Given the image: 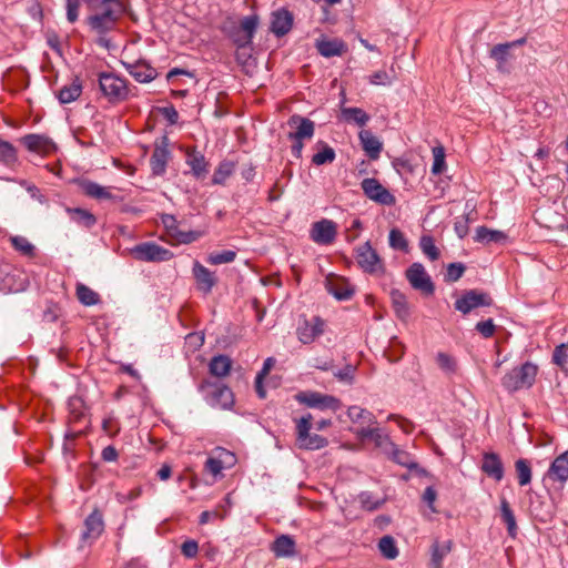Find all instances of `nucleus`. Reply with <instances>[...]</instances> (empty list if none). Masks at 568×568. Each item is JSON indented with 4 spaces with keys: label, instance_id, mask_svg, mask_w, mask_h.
Here are the masks:
<instances>
[{
    "label": "nucleus",
    "instance_id": "f257e3e1",
    "mask_svg": "<svg viewBox=\"0 0 568 568\" xmlns=\"http://www.w3.org/2000/svg\"><path fill=\"white\" fill-rule=\"evenodd\" d=\"M537 373L538 366L531 362H526L505 374L501 378V385L508 393L530 388L536 381Z\"/></svg>",
    "mask_w": 568,
    "mask_h": 568
},
{
    "label": "nucleus",
    "instance_id": "f03ea898",
    "mask_svg": "<svg viewBox=\"0 0 568 568\" xmlns=\"http://www.w3.org/2000/svg\"><path fill=\"white\" fill-rule=\"evenodd\" d=\"M199 390L204 393L206 403L214 408L230 409L234 404L232 389L220 382L203 379L199 385Z\"/></svg>",
    "mask_w": 568,
    "mask_h": 568
},
{
    "label": "nucleus",
    "instance_id": "7ed1b4c3",
    "mask_svg": "<svg viewBox=\"0 0 568 568\" xmlns=\"http://www.w3.org/2000/svg\"><path fill=\"white\" fill-rule=\"evenodd\" d=\"M99 87L103 95L111 103L122 102L129 97L126 81L114 73H100Z\"/></svg>",
    "mask_w": 568,
    "mask_h": 568
},
{
    "label": "nucleus",
    "instance_id": "20e7f679",
    "mask_svg": "<svg viewBox=\"0 0 568 568\" xmlns=\"http://www.w3.org/2000/svg\"><path fill=\"white\" fill-rule=\"evenodd\" d=\"M130 254L136 260L142 262H168L174 254L170 250L156 244L155 242L139 243L130 248Z\"/></svg>",
    "mask_w": 568,
    "mask_h": 568
},
{
    "label": "nucleus",
    "instance_id": "39448f33",
    "mask_svg": "<svg viewBox=\"0 0 568 568\" xmlns=\"http://www.w3.org/2000/svg\"><path fill=\"white\" fill-rule=\"evenodd\" d=\"M405 276L410 286L423 295L432 296L435 293V284L422 263H413L406 270Z\"/></svg>",
    "mask_w": 568,
    "mask_h": 568
},
{
    "label": "nucleus",
    "instance_id": "423d86ee",
    "mask_svg": "<svg viewBox=\"0 0 568 568\" xmlns=\"http://www.w3.org/2000/svg\"><path fill=\"white\" fill-rule=\"evenodd\" d=\"M494 303L489 293L479 290H468L454 303L456 311L464 315L480 306H491Z\"/></svg>",
    "mask_w": 568,
    "mask_h": 568
},
{
    "label": "nucleus",
    "instance_id": "0eeeda50",
    "mask_svg": "<svg viewBox=\"0 0 568 568\" xmlns=\"http://www.w3.org/2000/svg\"><path fill=\"white\" fill-rule=\"evenodd\" d=\"M295 399L300 404L311 408L332 409L336 412L342 407V403L338 398L313 390L298 392L295 395Z\"/></svg>",
    "mask_w": 568,
    "mask_h": 568
},
{
    "label": "nucleus",
    "instance_id": "6e6552de",
    "mask_svg": "<svg viewBox=\"0 0 568 568\" xmlns=\"http://www.w3.org/2000/svg\"><path fill=\"white\" fill-rule=\"evenodd\" d=\"M355 258L365 273L375 274L384 270L383 261L369 241L355 248Z\"/></svg>",
    "mask_w": 568,
    "mask_h": 568
},
{
    "label": "nucleus",
    "instance_id": "1a4fd4ad",
    "mask_svg": "<svg viewBox=\"0 0 568 568\" xmlns=\"http://www.w3.org/2000/svg\"><path fill=\"white\" fill-rule=\"evenodd\" d=\"M361 187L369 200L378 204L390 206L396 203V197L377 179H364Z\"/></svg>",
    "mask_w": 568,
    "mask_h": 568
},
{
    "label": "nucleus",
    "instance_id": "9d476101",
    "mask_svg": "<svg viewBox=\"0 0 568 568\" xmlns=\"http://www.w3.org/2000/svg\"><path fill=\"white\" fill-rule=\"evenodd\" d=\"M169 142L168 135L161 136V139L155 142L154 151L150 159L153 175L160 176L165 173L168 162L171 159V152L168 149Z\"/></svg>",
    "mask_w": 568,
    "mask_h": 568
},
{
    "label": "nucleus",
    "instance_id": "9b49d317",
    "mask_svg": "<svg viewBox=\"0 0 568 568\" xmlns=\"http://www.w3.org/2000/svg\"><path fill=\"white\" fill-rule=\"evenodd\" d=\"M104 531V520L102 513L95 508L85 519H84V529L81 534V542L80 547L84 545H91L95 541Z\"/></svg>",
    "mask_w": 568,
    "mask_h": 568
},
{
    "label": "nucleus",
    "instance_id": "f8f14e48",
    "mask_svg": "<svg viewBox=\"0 0 568 568\" xmlns=\"http://www.w3.org/2000/svg\"><path fill=\"white\" fill-rule=\"evenodd\" d=\"M325 322L320 316H314L311 321L304 318L296 329L298 341L303 344H311L324 333Z\"/></svg>",
    "mask_w": 568,
    "mask_h": 568
},
{
    "label": "nucleus",
    "instance_id": "ddd939ff",
    "mask_svg": "<svg viewBox=\"0 0 568 568\" xmlns=\"http://www.w3.org/2000/svg\"><path fill=\"white\" fill-rule=\"evenodd\" d=\"M287 124L295 128L294 132L287 134L290 140H311L314 136L315 123L308 118L293 114L288 118Z\"/></svg>",
    "mask_w": 568,
    "mask_h": 568
},
{
    "label": "nucleus",
    "instance_id": "4468645a",
    "mask_svg": "<svg viewBox=\"0 0 568 568\" xmlns=\"http://www.w3.org/2000/svg\"><path fill=\"white\" fill-rule=\"evenodd\" d=\"M337 234L336 223L332 220L323 219L313 223L310 236L311 239L322 245H327L334 242Z\"/></svg>",
    "mask_w": 568,
    "mask_h": 568
},
{
    "label": "nucleus",
    "instance_id": "2eb2a0df",
    "mask_svg": "<svg viewBox=\"0 0 568 568\" xmlns=\"http://www.w3.org/2000/svg\"><path fill=\"white\" fill-rule=\"evenodd\" d=\"M294 17L291 11L285 8L275 10L271 14L270 31L277 38L287 34L293 27Z\"/></svg>",
    "mask_w": 568,
    "mask_h": 568
},
{
    "label": "nucleus",
    "instance_id": "dca6fc26",
    "mask_svg": "<svg viewBox=\"0 0 568 568\" xmlns=\"http://www.w3.org/2000/svg\"><path fill=\"white\" fill-rule=\"evenodd\" d=\"M526 41L523 37L511 42L498 43L490 49V58L497 62L499 71H504V65L513 58L511 49L524 45Z\"/></svg>",
    "mask_w": 568,
    "mask_h": 568
},
{
    "label": "nucleus",
    "instance_id": "f3484780",
    "mask_svg": "<svg viewBox=\"0 0 568 568\" xmlns=\"http://www.w3.org/2000/svg\"><path fill=\"white\" fill-rule=\"evenodd\" d=\"M325 287L338 301H348L355 294L354 286L344 277L326 278Z\"/></svg>",
    "mask_w": 568,
    "mask_h": 568
},
{
    "label": "nucleus",
    "instance_id": "a211bd4d",
    "mask_svg": "<svg viewBox=\"0 0 568 568\" xmlns=\"http://www.w3.org/2000/svg\"><path fill=\"white\" fill-rule=\"evenodd\" d=\"M21 142L29 151L42 154H49L57 149L55 143L42 134H27L21 138Z\"/></svg>",
    "mask_w": 568,
    "mask_h": 568
},
{
    "label": "nucleus",
    "instance_id": "6ab92c4d",
    "mask_svg": "<svg viewBox=\"0 0 568 568\" xmlns=\"http://www.w3.org/2000/svg\"><path fill=\"white\" fill-rule=\"evenodd\" d=\"M125 70L138 82L149 83L154 80L158 72L145 61H135L133 63L123 62Z\"/></svg>",
    "mask_w": 568,
    "mask_h": 568
},
{
    "label": "nucleus",
    "instance_id": "aec40b11",
    "mask_svg": "<svg viewBox=\"0 0 568 568\" xmlns=\"http://www.w3.org/2000/svg\"><path fill=\"white\" fill-rule=\"evenodd\" d=\"M192 271L199 290L204 294L211 293L212 288L217 283V278L214 273L197 261L194 262Z\"/></svg>",
    "mask_w": 568,
    "mask_h": 568
},
{
    "label": "nucleus",
    "instance_id": "412c9836",
    "mask_svg": "<svg viewBox=\"0 0 568 568\" xmlns=\"http://www.w3.org/2000/svg\"><path fill=\"white\" fill-rule=\"evenodd\" d=\"M481 470L488 477L500 481L504 478L505 469L499 455L493 452L485 453L483 455Z\"/></svg>",
    "mask_w": 568,
    "mask_h": 568
},
{
    "label": "nucleus",
    "instance_id": "4be33fe9",
    "mask_svg": "<svg viewBox=\"0 0 568 568\" xmlns=\"http://www.w3.org/2000/svg\"><path fill=\"white\" fill-rule=\"evenodd\" d=\"M358 139L367 156L373 161L378 160L383 150V143L379 139L369 130H362L358 133Z\"/></svg>",
    "mask_w": 568,
    "mask_h": 568
},
{
    "label": "nucleus",
    "instance_id": "5701e85b",
    "mask_svg": "<svg viewBox=\"0 0 568 568\" xmlns=\"http://www.w3.org/2000/svg\"><path fill=\"white\" fill-rule=\"evenodd\" d=\"M271 551L276 558H290L296 552V542L290 535H281L271 544Z\"/></svg>",
    "mask_w": 568,
    "mask_h": 568
},
{
    "label": "nucleus",
    "instance_id": "b1692460",
    "mask_svg": "<svg viewBox=\"0 0 568 568\" xmlns=\"http://www.w3.org/2000/svg\"><path fill=\"white\" fill-rule=\"evenodd\" d=\"M78 185L81 191L89 197L95 200H113L114 196L109 187H104L94 181L88 179L78 180Z\"/></svg>",
    "mask_w": 568,
    "mask_h": 568
},
{
    "label": "nucleus",
    "instance_id": "393cba45",
    "mask_svg": "<svg viewBox=\"0 0 568 568\" xmlns=\"http://www.w3.org/2000/svg\"><path fill=\"white\" fill-rule=\"evenodd\" d=\"M318 53L325 58L341 57L347 51V45L343 40H317L315 44Z\"/></svg>",
    "mask_w": 568,
    "mask_h": 568
},
{
    "label": "nucleus",
    "instance_id": "a878e982",
    "mask_svg": "<svg viewBox=\"0 0 568 568\" xmlns=\"http://www.w3.org/2000/svg\"><path fill=\"white\" fill-rule=\"evenodd\" d=\"M389 296L396 317L402 322H406L410 316V308L406 295L399 290L393 288Z\"/></svg>",
    "mask_w": 568,
    "mask_h": 568
},
{
    "label": "nucleus",
    "instance_id": "bb28decb",
    "mask_svg": "<svg viewBox=\"0 0 568 568\" xmlns=\"http://www.w3.org/2000/svg\"><path fill=\"white\" fill-rule=\"evenodd\" d=\"M547 475L550 479L561 483L568 479V450L555 458Z\"/></svg>",
    "mask_w": 568,
    "mask_h": 568
},
{
    "label": "nucleus",
    "instance_id": "cd10ccee",
    "mask_svg": "<svg viewBox=\"0 0 568 568\" xmlns=\"http://www.w3.org/2000/svg\"><path fill=\"white\" fill-rule=\"evenodd\" d=\"M186 163L190 165L192 173L195 178H203L207 173V161L204 154L192 149L186 152Z\"/></svg>",
    "mask_w": 568,
    "mask_h": 568
},
{
    "label": "nucleus",
    "instance_id": "c85d7f7f",
    "mask_svg": "<svg viewBox=\"0 0 568 568\" xmlns=\"http://www.w3.org/2000/svg\"><path fill=\"white\" fill-rule=\"evenodd\" d=\"M392 446V460L400 466L408 469H415L419 475H425L426 470L420 468L419 465L414 460L412 455L405 450L399 449L395 444L390 443Z\"/></svg>",
    "mask_w": 568,
    "mask_h": 568
},
{
    "label": "nucleus",
    "instance_id": "c756f323",
    "mask_svg": "<svg viewBox=\"0 0 568 568\" xmlns=\"http://www.w3.org/2000/svg\"><path fill=\"white\" fill-rule=\"evenodd\" d=\"M232 367V359L227 355H215L209 363V372L212 376L224 377L229 375Z\"/></svg>",
    "mask_w": 568,
    "mask_h": 568
},
{
    "label": "nucleus",
    "instance_id": "7c9ffc66",
    "mask_svg": "<svg viewBox=\"0 0 568 568\" xmlns=\"http://www.w3.org/2000/svg\"><path fill=\"white\" fill-rule=\"evenodd\" d=\"M82 92V83L79 77H75L70 85L61 88L57 94V98L61 104H68L75 101Z\"/></svg>",
    "mask_w": 568,
    "mask_h": 568
},
{
    "label": "nucleus",
    "instance_id": "2f4dec72",
    "mask_svg": "<svg viewBox=\"0 0 568 568\" xmlns=\"http://www.w3.org/2000/svg\"><path fill=\"white\" fill-rule=\"evenodd\" d=\"M71 220L80 226L91 229L97 223V217L90 211L81 207H67Z\"/></svg>",
    "mask_w": 568,
    "mask_h": 568
},
{
    "label": "nucleus",
    "instance_id": "473e14b6",
    "mask_svg": "<svg viewBox=\"0 0 568 568\" xmlns=\"http://www.w3.org/2000/svg\"><path fill=\"white\" fill-rule=\"evenodd\" d=\"M500 517L503 523L507 526L508 536L515 538L517 536L518 527L515 514L506 498H501L500 500Z\"/></svg>",
    "mask_w": 568,
    "mask_h": 568
},
{
    "label": "nucleus",
    "instance_id": "72a5a7b5",
    "mask_svg": "<svg viewBox=\"0 0 568 568\" xmlns=\"http://www.w3.org/2000/svg\"><path fill=\"white\" fill-rule=\"evenodd\" d=\"M474 240L480 243H501L507 240V235L498 230H490L487 226H478L476 229Z\"/></svg>",
    "mask_w": 568,
    "mask_h": 568
},
{
    "label": "nucleus",
    "instance_id": "f704fd0d",
    "mask_svg": "<svg viewBox=\"0 0 568 568\" xmlns=\"http://www.w3.org/2000/svg\"><path fill=\"white\" fill-rule=\"evenodd\" d=\"M341 114L344 121L354 122L359 126L366 125L371 116L361 108L356 106H343Z\"/></svg>",
    "mask_w": 568,
    "mask_h": 568
},
{
    "label": "nucleus",
    "instance_id": "c9c22d12",
    "mask_svg": "<svg viewBox=\"0 0 568 568\" xmlns=\"http://www.w3.org/2000/svg\"><path fill=\"white\" fill-rule=\"evenodd\" d=\"M452 546H453L452 540H447L443 545H440L438 541H435L432 545V558H430L432 568H442L443 559L446 555H448L450 552Z\"/></svg>",
    "mask_w": 568,
    "mask_h": 568
},
{
    "label": "nucleus",
    "instance_id": "e433bc0d",
    "mask_svg": "<svg viewBox=\"0 0 568 568\" xmlns=\"http://www.w3.org/2000/svg\"><path fill=\"white\" fill-rule=\"evenodd\" d=\"M87 24L97 34H108L109 32L113 31L116 27L115 24L105 20L98 13L88 17Z\"/></svg>",
    "mask_w": 568,
    "mask_h": 568
},
{
    "label": "nucleus",
    "instance_id": "4c0bfd02",
    "mask_svg": "<svg viewBox=\"0 0 568 568\" xmlns=\"http://www.w3.org/2000/svg\"><path fill=\"white\" fill-rule=\"evenodd\" d=\"M217 450L220 452L219 456L217 457H209L204 465V469L207 473L212 474L214 477L221 475V473L224 468V463L221 459L222 455H226V456L231 457L232 459H234V455L231 454L229 450H226L224 448H219Z\"/></svg>",
    "mask_w": 568,
    "mask_h": 568
},
{
    "label": "nucleus",
    "instance_id": "58836bf2",
    "mask_svg": "<svg viewBox=\"0 0 568 568\" xmlns=\"http://www.w3.org/2000/svg\"><path fill=\"white\" fill-rule=\"evenodd\" d=\"M235 170V163L230 160H223L219 163L213 178L212 183L213 184H224L227 178H230Z\"/></svg>",
    "mask_w": 568,
    "mask_h": 568
},
{
    "label": "nucleus",
    "instance_id": "ea45409f",
    "mask_svg": "<svg viewBox=\"0 0 568 568\" xmlns=\"http://www.w3.org/2000/svg\"><path fill=\"white\" fill-rule=\"evenodd\" d=\"M317 145L321 146V151L315 153L312 158V163L315 165H323L326 163H332L335 158L336 153L333 148H331L327 143L324 141H318Z\"/></svg>",
    "mask_w": 568,
    "mask_h": 568
},
{
    "label": "nucleus",
    "instance_id": "a19ab883",
    "mask_svg": "<svg viewBox=\"0 0 568 568\" xmlns=\"http://www.w3.org/2000/svg\"><path fill=\"white\" fill-rule=\"evenodd\" d=\"M515 470L518 479V484L520 486H526L530 484L532 471H531V465L529 460L520 458L516 460L515 463Z\"/></svg>",
    "mask_w": 568,
    "mask_h": 568
},
{
    "label": "nucleus",
    "instance_id": "79ce46f5",
    "mask_svg": "<svg viewBox=\"0 0 568 568\" xmlns=\"http://www.w3.org/2000/svg\"><path fill=\"white\" fill-rule=\"evenodd\" d=\"M328 444L327 439L317 434L308 433L304 440L298 439L296 445L301 449L315 450L325 447Z\"/></svg>",
    "mask_w": 568,
    "mask_h": 568
},
{
    "label": "nucleus",
    "instance_id": "37998d69",
    "mask_svg": "<svg viewBox=\"0 0 568 568\" xmlns=\"http://www.w3.org/2000/svg\"><path fill=\"white\" fill-rule=\"evenodd\" d=\"M77 297L85 306H93L100 302L99 294L81 283L77 285Z\"/></svg>",
    "mask_w": 568,
    "mask_h": 568
},
{
    "label": "nucleus",
    "instance_id": "c03bdc74",
    "mask_svg": "<svg viewBox=\"0 0 568 568\" xmlns=\"http://www.w3.org/2000/svg\"><path fill=\"white\" fill-rule=\"evenodd\" d=\"M347 416L353 423L363 422L369 425L376 423L375 416L369 410L356 405L348 407Z\"/></svg>",
    "mask_w": 568,
    "mask_h": 568
},
{
    "label": "nucleus",
    "instance_id": "a18cd8bd",
    "mask_svg": "<svg viewBox=\"0 0 568 568\" xmlns=\"http://www.w3.org/2000/svg\"><path fill=\"white\" fill-rule=\"evenodd\" d=\"M378 549L386 559H395L398 556L395 539L389 535L383 536L379 539Z\"/></svg>",
    "mask_w": 568,
    "mask_h": 568
},
{
    "label": "nucleus",
    "instance_id": "49530a36",
    "mask_svg": "<svg viewBox=\"0 0 568 568\" xmlns=\"http://www.w3.org/2000/svg\"><path fill=\"white\" fill-rule=\"evenodd\" d=\"M18 160L17 149L8 141L0 140V162L10 166Z\"/></svg>",
    "mask_w": 568,
    "mask_h": 568
},
{
    "label": "nucleus",
    "instance_id": "de8ad7c7",
    "mask_svg": "<svg viewBox=\"0 0 568 568\" xmlns=\"http://www.w3.org/2000/svg\"><path fill=\"white\" fill-rule=\"evenodd\" d=\"M419 247L422 252L429 257L430 261H436L440 256V252L436 247L435 241L430 235H423L420 237Z\"/></svg>",
    "mask_w": 568,
    "mask_h": 568
},
{
    "label": "nucleus",
    "instance_id": "09e8293b",
    "mask_svg": "<svg viewBox=\"0 0 568 568\" xmlns=\"http://www.w3.org/2000/svg\"><path fill=\"white\" fill-rule=\"evenodd\" d=\"M257 26H258V16L252 14V16L244 17L242 19L239 28L244 32L245 38L253 43V38L255 36Z\"/></svg>",
    "mask_w": 568,
    "mask_h": 568
},
{
    "label": "nucleus",
    "instance_id": "8fccbe9b",
    "mask_svg": "<svg viewBox=\"0 0 568 568\" xmlns=\"http://www.w3.org/2000/svg\"><path fill=\"white\" fill-rule=\"evenodd\" d=\"M10 242L14 250L19 251L24 256H33L36 247L33 244H31L27 237L16 235L10 239Z\"/></svg>",
    "mask_w": 568,
    "mask_h": 568
},
{
    "label": "nucleus",
    "instance_id": "3c124183",
    "mask_svg": "<svg viewBox=\"0 0 568 568\" xmlns=\"http://www.w3.org/2000/svg\"><path fill=\"white\" fill-rule=\"evenodd\" d=\"M389 246L394 250L406 252L408 250V242L403 232L398 229H392L389 232Z\"/></svg>",
    "mask_w": 568,
    "mask_h": 568
},
{
    "label": "nucleus",
    "instance_id": "603ef678",
    "mask_svg": "<svg viewBox=\"0 0 568 568\" xmlns=\"http://www.w3.org/2000/svg\"><path fill=\"white\" fill-rule=\"evenodd\" d=\"M466 266L462 262H454L447 265V272L444 280L447 283L457 282L465 273Z\"/></svg>",
    "mask_w": 568,
    "mask_h": 568
},
{
    "label": "nucleus",
    "instance_id": "864d4df0",
    "mask_svg": "<svg viewBox=\"0 0 568 568\" xmlns=\"http://www.w3.org/2000/svg\"><path fill=\"white\" fill-rule=\"evenodd\" d=\"M236 252L232 250H225L222 252L211 253L207 257V262L212 265H220L231 263L235 260Z\"/></svg>",
    "mask_w": 568,
    "mask_h": 568
},
{
    "label": "nucleus",
    "instance_id": "5fc2aeb1",
    "mask_svg": "<svg viewBox=\"0 0 568 568\" xmlns=\"http://www.w3.org/2000/svg\"><path fill=\"white\" fill-rule=\"evenodd\" d=\"M434 162L432 165L433 174H440L445 169V149L442 145L433 148Z\"/></svg>",
    "mask_w": 568,
    "mask_h": 568
},
{
    "label": "nucleus",
    "instance_id": "6e6d98bb",
    "mask_svg": "<svg viewBox=\"0 0 568 568\" xmlns=\"http://www.w3.org/2000/svg\"><path fill=\"white\" fill-rule=\"evenodd\" d=\"M312 415L308 413L302 416L296 423V442L298 439L304 440L306 435L310 433L312 428Z\"/></svg>",
    "mask_w": 568,
    "mask_h": 568
},
{
    "label": "nucleus",
    "instance_id": "4d7b16f0",
    "mask_svg": "<svg viewBox=\"0 0 568 568\" xmlns=\"http://www.w3.org/2000/svg\"><path fill=\"white\" fill-rule=\"evenodd\" d=\"M201 236H202V232H200V231L184 232V231L178 230V231H175V233H173L172 237L180 244H190V243H193L196 240H199Z\"/></svg>",
    "mask_w": 568,
    "mask_h": 568
},
{
    "label": "nucleus",
    "instance_id": "13d9d810",
    "mask_svg": "<svg viewBox=\"0 0 568 568\" xmlns=\"http://www.w3.org/2000/svg\"><path fill=\"white\" fill-rule=\"evenodd\" d=\"M359 501L362 508L368 511H374L383 505V500H374L373 495L369 491H363L359 494Z\"/></svg>",
    "mask_w": 568,
    "mask_h": 568
},
{
    "label": "nucleus",
    "instance_id": "bf43d9fd",
    "mask_svg": "<svg viewBox=\"0 0 568 568\" xmlns=\"http://www.w3.org/2000/svg\"><path fill=\"white\" fill-rule=\"evenodd\" d=\"M568 345L562 343L558 346H556L554 353H552V363L559 366L560 368H565L568 359Z\"/></svg>",
    "mask_w": 568,
    "mask_h": 568
},
{
    "label": "nucleus",
    "instance_id": "052dcab7",
    "mask_svg": "<svg viewBox=\"0 0 568 568\" xmlns=\"http://www.w3.org/2000/svg\"><path fill=\"white\" fill-rule=\"evenodd\" d=\"M123 12L124 8L102 7V11L98 14L116 26Z\"/></svg>",
    "mask_w": 568,
    "mask_h": 568
},
{
    "label": "nucleus",
    "instance_id": "680f3d73",
    "mask_svg": "<svg viewBox=\"0 0 568 568\" xmlns=\"http://www.w3.org/2000/svg\"><path fill=\"white\" fill-rule=\"evenodd\" d=\"M475 329L484 337L490 338L494 336L496 331V325L491 318L486 321H480L476 324Z\"/></svg>",
    "mask_w": 568,
    "mask_h": 568
},
{
    "label": "nucleus",
    "instance_id": "e2e57ef3",
    "mask_svg": "<svg viewBox=\"0 0 568 568\" xmlns=\"http://www.w3.org/2000/svg\"><path fill=\"white\" fill-rule=\"evenodd\" d=\"M229 37L232 39L233 43L237 47L239 50L245 49L252 44V42L245 38L244 32L239 27L234 28L229 33Z\"/></svg>",
    "mask_w": 568,
    "mask_h": 568
},
{
    "label": "nucleus",
    "instance_id": "0e129e2a",
    "mask_svg": "<svg viewBox=\"0 0 568 568\" xmlns=\"http://www.w3.org/2000/svg\"><path fill=\"white\" fill-rule=\"evenodd\" d=\"M455 232L459 239L467 236L469 232V217L468 214H464L456 219L454 224Z\"/></svg>",
    "mask_w": 568,
    "mask_h": 568
},
{
    "label": "nucleus",
    "instance_id": "69168bd1",
    "mask_svg": "<svg viewBox=\"0 0 568 568\" xmlns=\"http://www.w3.org/2000/svg\"><path fill=\"white\" fill-rule=\"evenodd\" d=\"M355 371L356 367L348 364L344 368L334 372L333 375L341 382L353 384Z\"/></svg>",
    "mask_w": 568,
    "mask_h": 568
},
{
    "label": "nucleus",
    "instance_id": "338daca9",
    "mask_svg": "<svg viewBox=\"0 0 568 568\" xmlns=\"http://www.w3.org/2000/svg\"><path fill=\"white\" fill-rule=\"evenodd\" d=\"M369 83L374 85H388L392 83V80L386 71L379 70L369 77Z\"/></svg>",
    "mask_w": 568,
    "mask_h": 568
},
{
    "label": "nucleus",
    "instance_id": "774afa93",
    "mask_svg": "<svg viewBox=\"0 0 568 568\" xmlns=\"http://www.w3.org/2000/svg\"><path fill=\"white\" fill-rule=\"evenodd\" d=\"M181 551L186 558H194L199 551V545L195 540H185L181 546Z\"/></svg>",
    "mask_w": 568,
    "mask_h": 568
}]
</instances>
